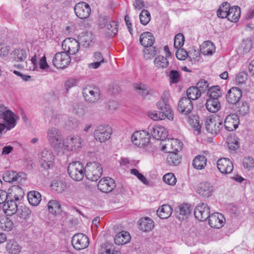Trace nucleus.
<instances>
[{"label":"nucleus","instance_id":"9d476101","mask_svg":"<svg viewBox=\"0 0 254 254\" xmlns=\"http://www.w3.org/2000/svg\"><path fill=\"white\" fill-rule=\"evenodd\" d=\"M71 243L75 249L80 250L87 248L89 244V241L87 236L82 233H78L73 236Z\"/></svg>","mask_w":254,"mask_h":254},{"label":"nucleus","instance_id":"774afa93","mask_svg":"<svg viewBox=\"0 0 254 254\" xmlns=\"http://www.w3.org/2000/svg\"><path fill=\"white\" fill-rule=\"evenodd\" d=\"M243 164L245 168L250 170L254 167V159L250 156L246 157L243 159Z\"/></svg>","mask_w":254,"mask_h":254},{"label":"nucleus","instance_id":"412c9836","mask_svg":"<svg viewBox=\"0 0 254 254\" xmlns=\"http://www.w3.org/2000/svg\"><path fill=\"white\" fill-rule=\"evenodd\" d=\"M190 206L188 204L179 205L175 209L176 217L180 221L186 219L190 214Z\"/></svg>","mask_w":254,"mask_h":254},{"label":"nucleus","instance_id":"5fc2aeb1","mask_svg":"<svg viewBox=\"0 0 254 254\" xmlns=\"http://www.w3.org/2000/svg\"><path fill=\"white\" fill-rule=\"evenodd\" d=\"M249 106L246 101H242L238 103L237 112L242 116H245L249 112Z\"/></svg>","mask_w":254,"mask_h":254},{"label":"nucleus","instance_id":"6e6552de","mask_svg":"<svg viewBox=\"0 0 254 254\" xmlns=\"http://www.w3.org/2000/svg\"><path fill=\"white\" fill-rule=\"evenodd\" d=\"M40 163L45 169L52 168L54 165V155L51 150L45 149L41 152Z\"/></svg>","mask_w":254,"mask_h":254},{"label":"nucleus","instance_id":"f03ea898","mask_svg":"<svg viewBox=\"0 0 254 254\" xmlns=\"http://www.w3.org/2000/svg\"><path fill=\"white\" fill-rule=\"evenodd\" d=\"M67 172L72 180L80 181L85 176V167L79 161H74L69 164Z\"/></svg>","mask_w":254,"mask_h":254},{"label":"nucleus","instance_id":"e2e57ef3","mask_svg":"<svg viewBox=\"0 0 254 254\" xmlns=\"http://www.w3.org/2000/svg\"><path fill=\"white\" fill-rule=\"evenodd\" d=\"M209 84L207 81L201 79L196 84V88L198 89V90L200 91V93H203L206 91H207L208 90Z\"/></svg>","mask_w":254,"mask_h":254},{"label":"nucleus","instance_id":"f704fd0d","mask_svg":"<svg viewBox=\"0 0 254 254\" xmlns=\"http://www.w3.org/2000/svg\"><path fill=\"white\" fill-rule=\"evenodd\" d=\"M130 240V234L127 231H122L118 233L114 239L115 243L119 245L127 244L129 242Z\"/></svg>","mask_w":254,"mask_h":254},{"label":"nucleus","instance_id":"69168bd1","mask_svg":"<svg viewBox=\"0 0 254 254\" xmlns=\"http://www.w3.org/2000/svg\"><path fill=\"white\" fill-rule=\"evenodd\" d=\"M169 77L171 83H177L180 80V74L176 70H171L170 72Z\"/></svg>","mask_w":254,"mask_h":254},{"label":"nucleus","instance_id":"4468645a","mask_svg":"<svg viewBox=\"0 0 254 254\" xmlns=\"http://www.w3.org/2000/svg\"><path fill=\"white\" fill-rule=\"evenodd\" d=\"M83 94L85 100L89 103H96L100 98V91L97 87H86L84 89Z\"/></svg>","mask_w":254,"mask_h":254},{"label":"nucleus","instance_id":"39448f33","mask_svg":"<svg viewBox=\"0 0 254 254\" xmlns=\"http://www.w3.org/2000/svg\"><path fill=\"white\" fill-rule=\"evenodd\" d=\"M205 128L211 134L218 133L223 127V121L216 118H207L205 121Z\"/></svg>","mask_w":254,"mask_h":254},{"label":"nucleus","instance_id":"4be33fe9","mask_svg":"<svg viewBox=\"0 0 254 254\" xmlns=\"http://www.w3.org/2000/svg\"><path fill=\"white\" fill-rule=\"evenodd\" d=\"M225 219L224 216L218 212H216L211 214L208 218V222L209 225L214 228L219 229L224 224Z\"/></svg>","mask_w":254,"mask_h":254},{"label":"nucleus","instance_id":"72a5a7b5","mask_svg":"<svg viewBox=\"0 0 254 254\" xmlns=\"http://www.w3.org/2000/svg\"><path fill=\"white\" fill-rule=\"evenodd\" d=\"M240 15V8L238 6H234L229 9L227 18L231 22H236L239 19Z\"/></svg>","mask_w":254,"mask_h":254},{"label":"nucleus","instance_id":"4c0bfd02","mask_svg":"<svg viewBox=\"0 0 254 254\" xmlns=\"http://www.w3.org/2000/svg\"><path fill=\"white\" fill-rule=\"evenodd\" d=\"M27 199L31 205L37 206L41 201V195L38 191H31L27 194Z\"/></svg>","mask_w":254,"mask_h":254},{"label":"nucleus","instance_id":"c03bdc74","mask_svg":"<svg viewBox=\"0 0 254 254\" xmlns=\"http://www.w3.org/2000/svg\"><path fill=\"white\" fill-rule=\"evenodd\" d=\"M135 91L142 97L145 98L146 96L151 93L152 90H148L147 86L141 83H136L133 84Z\"/></svg>","mask_w":254,"mask_h":254},{"label":"nucleus","instance_id":"f257e3e1","mask_svg":"<svg viewBox=\"0 0 254 254\" xmlns=\"http://www.w3.org/2000/svg\"><path fill=\"white\" fill-rule=\"evenodd\" d=\"M85 177L91 181H97L103 173L101 165L97 162H89L85 165Z\"/></svg>","mask_w":254,"mask_h":254},{"label":"nucleus","instance_id":"423d86ee","mask_svg":"<svg viewBox=\"0 0 254 254\" xmlns=\"http://www.w3.org/2000/svg\"><path fill=\"white\" fill-rule=\"evenodd\" d=\"M47 137L53 146L61 148L63 140L61 132L57 128L52 127L49 129L47 133Z\"/></svg>","mask_w":254,"mask_h":254},{"label":"nucleus","instance_id":"a211bd4d","mask_svg":"<svg viewBox=\"0 0 254 254\" xmlns=\"http://www.w3.org/2000/svg\"><path fill=\"white\" fill-rule=\"evenodd\" d=\"M80 138L78 136H73L63 140L61 148H64L67 150L75 151L80 147Z\"/></svg>","mask_w":254,"mask_h":254},{"label":"nucleus","instance_id":"aec40b11","mask_svg":"<svg viewBox=\"0 0 254 254\" xmlns=\"http://www.w3.org/2000/svg\"><path fill=\"white\" fill-rule=\"evenodd\" d=\"M217 165L219 171L224 174L231 173L234 168L232 162L226 158L219 159L217 161Z\"/></svg>","mask_w":254,"mask_h":254},{"label":"nucleus","instance_id":"6e6d98bb","mask_svg":"<svg viewBox=\"0 0 254 254\" xmlns=\"http://www.w3.org/2000/svg\"><path fill=\"white\" fill-rule=\"evenodd\" d=\"M52 189L58 193H62L66 189V185L64 182L60 181H54L51 184Z\"/></svg>","mask_w":254,"mask_h":254},{"label":"nucleus","instance_id":"680f3d73","mask_svg":"<svg viewBox=\"0 0 254 254\" xmlns=\"http://www.w3.org/2000/svg\"><path fill=\"white\" fill-rule=\"evenodd\" d=\"M99 254H121L120 251L115 249L113 246L102 248Z\"/></svg>","mask_w":254,"mask_h":254},{"label":"nucleus","instance_id":"dca6fc26","mask_svg":"<svg viewBox=\"0 0 254 254\" xmlns=\"http://www.w3.org/2000/svg\"><path fill=\"white\" fill-rule=\"evenodd\" d=\"M193 108L192 101L186 97H183L178 103V110L179 112L184 115L190 114Z\"/></svg>","mask_w":254,"mask_h":254},{"label":"nucleus","instance_id":"a19ab883","mask_svg":"<svg viewBox=\"0 0 254 254\" xmlns=\"http://www.w3.org/2000/svg\"><path fill=\"white\" fill-rule=\"evenodd\" d=\"M206 162L207 159L205 156L202 155H198L193 159L192 165L195 169L201 170L205 167Z\"/></svg>","mask_w":254,"mask_h":254},{"label":"nucleus","instance_id":"79ce46f5","mask_svg":"<svg viewBox=\"0 0 254 254\" xmlns=\"http://www.w3.org/2000/svg\"><path fill=\"white\" fill-rule=\"evenodd\" d=\"M153 63L155 66L158 68H166L169 64L167 57L161 55L156 57L154 60Z\"/></svg>","mask_w":254,"mask_h":254},{"label":"nucleus","instance_id":"2f4dec72","mask_svg":"<svg viewBox=\"0 0 254 254\" xmlns=\"http://www.w3.org/2000/svg\"><path fill=\"white\" fill-rule=\"evenodd\" d=\"M21 249L22 247L14 240H8L6 245V250L9 254H19Z\"/></svg>","mask_w":254,"mask_h":254},{"label":"nucleus","instance_id":"37998d69","mask_svg":"<svg viewBox=\"0 0 254 254\" xmlns=\"http://www.w3.org/2000/svg\"><path fill=\"white\" fill-rule=\"evenodd\" d=\"M105 31L107 33L109 37H112L115 36L118 32V27L117 22L113 20L110 21V22L105 28Z\"/></svg>","mask_w":254,"mask_h":254},{"label":"nucleus","instance_id":"f3484780","mask_svg":"<svg viewBox=\"0 0 254 254\" xmlns=\"http://www.w3.org/2000/svg\"><path fill=\"white\" fill-rule=\"evenodd\" d=\"M157 106L159 111L164 113L167 118L170 121L174 119V114L170 106L168 104V98L162 97L161 100L157 103Z\"/></svg>","mask_w":254,"mask_h":254},{"label":"nucleus","instance_id":"bb28decb","mask_svg":"<svg viewBox=\"0 0 254 254\" xmlns=\"http://www.w3.org/2000/svg\"><path fill=\"white\" fill-rule=\"evenodd\" d=\"M2 118L6 124V128L9 130L13 128L16 125V119L15 115L10 110H6L3 112Z\"/></svg>","mask_w":254,"mask_h":254},{"label":"nucleus","instance_id":"bf43d9fd","mask_svg":"<svg viewBox=\"0 0 254 254\" xmlns=\"http://www.w3.org/2000/svg\"><path fill=\"white\" fill-rule=\"evenodd\" d=\"M130 173L135 176L143 184L148 186L149 185L148 181L143 176V174L140 173L136 169H132L130 170Z\"/></svg>","mask_w":254,"mask_h":254},{"label":"nucleus","instance_id":"20e7f679","mask_svg":"<svg viewBox=\"0 0 254 254\" xmlns=\"http://www.w3.org/2000/svg\"><path fill=\"white\" fill-rule=\"evenodd\" d=\"M151 136L150 133L145 130L134 132L131 137V141L136 145L145 146L150 142Z\"/></svg>","mask_w":254,"mask_h":254},{"label":"nucleus","instance_id":"58836bf2","mask_svg":"<svg viewBox=\"0 0 254 254\" xmlns=\"http://www.w3.org/2000/svg\"><path fill=\"white\" fill-rule=\"evenodd\" d=\"M215 50V46L210 41L203 42L200 46V51L204 55H212Z\"/></svg>","mask_w":254,"mask_h":254},{"label":"nucleus","instance_id":"473e14b6","mask_svg":"<svg viewBox=\"0 0 254 254\" xmlns=\"http://www.w3.org/2000/svg\"><path fill=\"white\" fill-rule=\"evenodd\" d=\"M14 199H7L3 204V208L8 215L15 214L17 211V205Z\"/></svg>","mask_w":254,"mask_h":254},{"label":"nucleus","instance_id":"49530a36","mask_svg":"<svg viewBox=\"0 0 254 254\" xmlns=\"http://www.w3.org/2000/svg\"><path fill=\"white\" fill-rule=\"evenodd\" d=\"M230 7V5L228 2H223L217 11L218 17L221 18H227L228 14V10Z\"/></svg>","mask_w":254,"mask_h":254},{"label":"nucleus","instance_id":"c756f323","mask_svg":"<svg viewBox=\"0 0 254 254\" xmlns=\"http://www.w3.org/2000/svg\"><path fill=\"white\" fill-rule=\"evenodd\" d=\"M94 39V36L91 32H83L78 37V41L80 45L85 48L89 47Z\"/></svg>","mask_w":254,"mask_h":254},{"label":"nucleus","instance_id":"7c9ffc66","mask_svg":"<svg viewBox=\"0 0 254 254\" xmlns=\"http://www.w3.org/2000/svg\"><path fill=\"white\" fill-rule=\"evenodd\" d=\"M93 60L95 62L88 64L90 68L97 69L100 67L101 64L105 63V60L101 52H96L93 55Z\"/></svg>","mask_w":254,"mask_h":254},{"label":"nucleus","instance_id":"ddd939ff","mask_svg":"<svg viewBox=\"0 0 254 254\" xmlns=\"http://www.w3.org/2000/svg\"><path fill=\"white\" fill-rule=\"evenodd\" d=\"M115 181L111 178H103L100 180L98 184V189L104 193L112 192L116 188Z\"/></svg>","mask_w":254,"mask_h":254},{"label":"nucleus","instance_id":"393cba45","mask_svg":"<svg viewBox=\"0 0 254 254\" xmlns=\"http://www.w3.org/2000/svg\"><path fill=\"white\" fill-rule=\"evenodd\" d=\"M28 50L24 49H15L11 53V58L13 61L17 62L25 61L27 57Z\"/></svg>","mask_w":254,"mask_h":254},{"label":"nucleus","instance_id":"052dcab7","mask_svg":"<svg viewBox=\"0 0 254 254\" xmlns=\"http://www.w3.org/2000/svg\"><path fill=\"white\" fill-rule=\"evenodd\" d=\"M185 38L183 34H177L174 39V47L176 48H180L184 44Z\"/></svg>","mask_w":254,"mask_h":254},{"label":"nucleus","instance_id":"0eeeda50","mask_svg":"<svg viewBox=\"0 0 254 254\" xmlns=\"http://www.w3.org/2000/svg\"><path fill=\"white\" fill-rule=\"evenodd\" d=\"M70 61L69 55L64 51L55 54L53 64L57 68H64L69 64Z\"/></svg>","mask_w":254,"mask_h":254},{"label":"nucleus","instance_id":"7ed1b4c3","mask_svg":"<svg viewBox=\"0 0 254 254\" xmlns=\"http://www.w3.org/2000/svg\"><path fill=\"white\" fill-rule=\"evenodd\" d=\"M112 133V128L109 125H101L96 127L94 135L97 140L105 142L110 138Z\"/></svg>","mask_w":254,"mask_h":254},{"label":"nucleus","instance_id":"9b49d317","mask_svg":"<svg viewBox=\"0 0 254 254\" xmlns=\"http://www.w3.org/2000/svg\"><path fill=\"white\" fill-rule=\"evenodd\" d=\"M195 217L198 220L204 221L211 215L210 214V208L207 204L201 203L197 205L194 210Z\"/></svg>","mask_w":254,"mask_h":254},{"label":"nucleus","instance_id":"de8ad7c7","mask_svg":"<svg viewBox=\"0 0 254 254\" xmlns=\"http://www.w3.org/2000/svg\"><path fill=\"white\" fill-rule=\"evenodd\" d=\"M49 211L53 214H59L61 211V206L57 200H51L48 205Z\"/></svg>","mask_w":254,"mask_h":254},{"label":"nucleus","instance_id":"f8f14e48","mask_svg":"<svg viewBox=\"0 0 254 254\" xmlns=\"http://www.w3.org/2000/svg\"><path fill=\"white\" fill-rule=\"evenodd\" d=\"M76 15L80 19H86L91 13L90 5L85 2L81 1L76 3L74 8Z\"/></svg>","mask_w":254,"mask_h":254},{"label":"nucleus","instance_id":"6ab92c4d","mask_svg":"<svg viewBox=\"0 0 254 254\" xmlns=\"http://www.w3.org/2000/svg\"><path fill=\"white\" fill-rule=\"evenodd\" d=\"M242 96L241 90L236 87L231 88L226 95V100L230 104H237Z\"/></svg>","mask_w":254,"mask_h":254},{"label":"nucleus","instance_id":"5701e85b","mask_svg":"<svg viewBox=\"0 0 254 254\" xmlns=\"http://www.w3.org/2000/svg\"><path fill=\"white\" fill-rule=\"evenodd\" d=\"M148 129L153 137L158 140L165 139L168 135V132L164 127L162 126H150Z\"/></svg>","mask_w":254,"mask_h":254},{"label":"nucleus","instance_id":"2eb2a0df","mask_svg":"<svg viewBox=\"0 0 254 254\" xmlns=\"http://www.w3.org/2000/svg\"><path fill=\"white\" fill-rule=\"evenodd\" d=\"M239 122L238 116L235 114H231L226 117L223 126L227 131H232L238 128Z\"/></svg>","mask_w":254,"mask_h":254},{"label":"nucleus","instance_id":"b1692460","mask_svg":"<svg viewBox=\"0 0 254 254\" xmlns=\"http://www.w3.org/2000/svg\"><path fill=\"white\" fill-rule=\"evenodd\" d=\"M8 199H14L16 201L23 198L24 192L19 186H13L8 190Z\"/></svg>","mask_w":254,"mask_h":254},{"label":"nucleus","instance_id":"e433bc0d","mask_svg":"<svg viewBox=\"0 0 254 254\" xmlns=\"http://www.w3.org/2000/svg\"><path fill=\"white\" fill-rule=\"evenodd\" d=\"M173 209L170 205L164 204L158 209L157 214L160 218L166 219L171 215Z\"/></svg>","mask_w":254,"mask_h":254},{"label":"nucleus","instance_id":"0e129e2a","mask_svg":"<svg viewBox=\"0 0 254 254\" xmlns=\"http://www.w3.org/2000/svg\"><path fill=\"white\" fill-rule=\"evenodd\" d=\"M111 21L110 18L105 15H100L98 19V24L101 29H105Z\"/></svg>","mask_w":254,"mask_h":254},{"label":"nucleus","instance_id":"338daca9","mask_svg":"<svg viewBox=\"0 0 254 254\" xmlns=\"http://www.w3.org/2000/svg\"><path fill=\"white\" fill-rule=\"evenodd\" d=\"M163 181L168 185L173 186L176 183V178L172 173H167L163 178Z\"/></svg>","mask_w":254,"mask_h":254},{"label":"nucleus","instance_id":"8fccbe9b","mask_svg":"<svg viewBox=\"0 0 254 254\" xmlns=\"http://www.w3.org/2000/svg\"><path fill=\"white\" fill-rule=\"evenodd\" d=\"M207 94L210 99H218L221 95V92L219 86H213L208 89Z\"/></svg>","mask_w":254,"mask_h":254},{"label":"nucleus","instance_id":"a18cd8bd","mask_svg":"<svg viewBox=\"0 0 254 254\" xmlns=\"http://www.w3.org/2000/svg\"><path fill=\"white\" fill-rule=\"evenodd\" d=\"M186 95V97L192 101L198 99L200 97L201 93L195 86H191L187 90Z\"/></svg>","mask_w":254,"mask_h":254},{"label":"nucleus","instance_id":"cd10ccee","mask_svg":"<svg viewBox=\"0 0 254 254\" xmlns=\"http://www.w3.org/2000/svg\"><path fill=\"white\" fill-rule=\"evenodd\" d=\"M183 143L178 139H172L170 144L165 145L163 147L164 151L168 152L177 153L182 148Z\"/></svg>","mask_w":254,"mask_h":254},{"label":"nucleus","instance_id":"603ef678","mask_svg":"<svg viewBox=\"0 0 254 254\" xmlns=\"http://www.w3.org/2000/svg\"><path fill=\"white\" fill-rule=\"evenodd\" d=\"M158 53H159V51L156 47L150 46L145 48L144 50V57L146 60L152 59Z\"/></svg>","mask_w":254,"mask_h":254},{"label":"nucleus","instance_id":"09e8293b","mask_svg":"<svg viewBox=\"0 0 254 254\" xmlns=\"http://www.w3.org/2000/svg\"><path fill=\"white\" fill-rule=\"evenodd\" d=\"M168 153L167 161L169 165L176 166L181 163V158L179 156L177 153Z\"/></svg>","mask_w":254,"mask_h":254},{"label":"nucleus","instance_id":"a878e982","mask_svg":"<svg viewBox=\"0 0 254 254\" xmlns=\"http://www.w3.org/2000/svg\"><path fill=\"white\" fill-rule=\"evenodd\" d=\"M213 187L210 183L203 182L199 184L197 190L200 195L205 197H208L212 194Z\"/></svg>","mask_w":254,"mask_h":254},{"label":"nucleus","instance_id":"864d4df0","mask_svg":"<svg viewBox=\"0 0 254 254\" xmlns=\"http://www.w3.org/2000/svg\"><path fill=\"white\" fill-rule=\"evenodd\" d=\"M199 117L197 116H193L192 117H189L188 122L190 124H192L195 128V130L197 131V134H199L201 132V126L199 124Z\"/></svg>","mask_w":254,"mask_h":254},{"label":"nucleus","instance_id":"c9c22d12","mask_svg":"<svg viewBox=\"0 0 254 254\" xmlns=\"http://www.w3.org/2000/svg\"><path fill=\"white\" fill-rule=\"evenodd\" d=\"M139 225L140 230L144 232H148L154 227V222L148 217H144L140 219Z\"/></svg>","mask_w":254,"mask_h":254},{"label":"nucleus","instance_id":"ea45409f","mask_svg":"<svg viewBox=\"0 0 254 254\" xmlns=\"http://www.w3.org/2000/svg\"><path fill=\"white\" fill-rule=\"evenodd\" d=\"M207 110L211 113L217 112L220 108V103L218 99L209 98L205 103Z\"/></svg>","mask_w":254,"mask_h":254},{"label":"nucleus","instance_id":"3c124183","mask_svg":"<svg viewBox=\"0 0 254 254\" xmlns=\"http://www.w3.org/2000/svg\"><path fill=\"white\" fill-rule=\"evenodd\" d=\"M19 175L16 172L7 171L3 174V180L6 182L11 183L17 180Z\"/></svg>","mask_w":254,"mask_h":254},{"label":"nucleus","instance_id":"1a4fd4ad","mask_svg":"<svg viewBox=\"0 0 254 254\" xmlns=\"http://www.w3.org/2000/svg\"><path fill=\"white\" fill-rule=\"evenodd\" d=\"M62 48L68 55L77 53L80 48V44L78 40L72 38L65 39L62 43Z\"/></svg>","mask_w":254,"mask_h":254},{"label":"nucleus","instance_id":"13d9d810","mask_svg":"<svg viewBox=\"0 0 254 254\" xmlns=\"http://www.w3.org/2000/svg\"><path fill=\"white\" fill-rule=\"evenodd\" d=\"M148 116L154 121L163 120L167 118V116L163 113L160 111H151L148 112Z\"/></svg>","mask_w":254,"mask_h":254},{"label":"nucleus","instance_id":"c85d7f7f","mask_svg":"<svg viewBox=\"0 0 254 254\" xmlns=\"http://www.w3.org/2000/svg\"><path fill=\"white\" fill-rule=\"evenodd\" d=\"M139 42L145 48L152 46L155 42V38L149 32H145L140 36Z\"/></svg>","mask_w":254,"mask_h":254},{"label":"nucleus","instance_id":"4d7b16f0","mask_svg":"<svg viewBox=\"0 0 254 254\" xmlns=\"http://www.w3.org/2000/svg\"><path fill=\"white\" fill-rule=\"evenodd\" d=\"M139 18L140 23L142 25H147L151 19L150 12L147 10H142L139 14Z\"/></svg>","mask_w":254,"mask_h":254}]
</instances>
